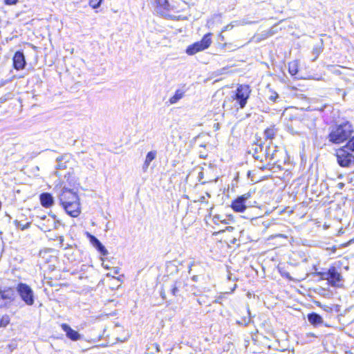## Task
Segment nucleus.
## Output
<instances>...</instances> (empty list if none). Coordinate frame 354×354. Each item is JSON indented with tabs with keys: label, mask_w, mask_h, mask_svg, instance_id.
I'll use <instances>...</instances> for the list:
<instances>
[{
	"label": "nucleus",
	"mask_w": 354,
	"mask_h": 354,
	"mask_svg": "<svg viewBox=\"0 0 354 354\" xmlns=\"http://www.w3.org/2000/svg\"><path fill=\"white\" fill-rule=\"evenodd\" d=\"M354 151V136L348 140L347 144L336 151L337 161L342 167H351L354 166V155L348 151Z\"/></svg>",
	"instance_id": "3"
},
{
	"label": "nucleus",
	"mask_w": 354,
	"mask_h": 354,
	"mask_svg": "<svg viewBox=\"0 0 354 354\" xmlns=\"http://www.w3.org/2000/svg\"><path fill=\"white\" fill-rule=\"evenodd\" d=\"M61 327L62 330L66 333V337L71 340L77 341L81 339L80 334L72 329L68 324H62Z\"/></svg>",
	"instance_id": "10"
},
{
	"label": "nucleus",
	"mask_w": 354,
	"mask_h": 354,
	"mask_svg": "<svg viewBox=\"0 0 354 354\" xmlns=\"http://www.w3.org/2000/svg\"><path fill=\"white\" fill-rule=\"evenodd\" d=\"M185 286V283L183 280L178 279L171 286V293L175 297L180 295V293L184 289Z\"/></svg>",
	"instance_id": "13"
},
{
	"label": "nucleus",
	"mask_w": 354,
	"mask_h": 354,
	"mask_svg": "<svg viewBox=\"0 0 354 354\" xmlns=\"http://www.w3.org/2000/svg\"><path fill=\"white\" fill-rule=\"evenodd\" d=\"M337 187H338V189H343V187H344V183H339L337 185Z\"/></svg>",
	"instance_id": "34"
},
{
	"label": "nucleus",
	"mask_w": 354,
	"mask_h": 354,
	"mask_svg": "<svg viewBox=\"0 0 354 354\" xmlns=\"http://www.w3.org/2000/svg\"><path fill=\"white\" fill-rule=\"evenodd\" d=\"M151 348L156 349V351L157 352H160V346L158 344H151Z\"/></svg>",
	"instance_id": "30"
},
{
	"label": "nucleus",
	"mask_w": 354,
	"mask_h": 354,
	"mask_svg": "<svg viewBox=\"0 0 354 354\" xmlns=\"http://www.w3.org/2000/svg\"><path fill=\"white\" fill-rule=\"evenodd\" d=\"M353 128L348 122L330 127L328 135L329 142L333 144H341L348 138H351Z\"/></svg>",
	"instance_id": "1"
},
{
	"label": "nucleus",
	"mask_w": 354,
	"mask_h": 354,
	"mask_svg": "<svg viewBox=\"0 0 354 354\" xmlns=\"http://www.w3.org/2000/svg\"><path fill=\"white\" fill-rule=\"evenodd\" d=\"M104 267L106 269H109L108 266H104Z\"/></svg>",
	"instance_id": "38"
},
{
	"label": "nucleus",
	"mask_w": 354,
	"mask_h": 354,
	"mask_svg": "<svg viewBox=\"0 0 354 354\" xmlns=\"http://www.w3.org/2000/svg\"><path fill=\"white\" fill-rule=\"evenodd\" d=\"M313 53L315 55V58L313 59V61H315L318 57V56L320 53V49L314 48L313 50Z\"/></svg>",
	"instance_id": "29"
},
{
	"label": "nucleus",
	"mask_w": 354,
	"mask_h": 354,
	"mask_svg": "<svg viewBox=\"0 0 354 354\" xmlns=\"http://www.w3.org/2000/svg\"><path fill=\"white\" fill-rule=\"evenodd\" d=\"M342 279L341 274L337 272L335 267L330 268V280L329 283L332 286H338L339 283Z\"/></svg>",
	"instance_id": "14"
},
{
	"label": "nucleus",
	"mask_w": 354,
	"mask_h": 354,
	"mask_svg": "<svg viewBox=\"0 0 354 354\" xmlns=\"http://www.w3.org/2000/svg\"><path fill=\"white\" fill-rule=\"evenodd\" d=\"M155 10L157 14L167 18L172 19L174 13L183 10L182 0H156Z\"/></svg>",
	"instance_id": "2"
},
{
	"label": "nucleus",
	"mask_w": 354,
	"mask_h": 354,
	"mask_svg": "<svg viewBox=\"0 0 354 354\" xmlns=\"http://www.w3.org/2000/svg\"><path fill=\"white\" fill-rule=\"evenodd\" d=\"M22 300L29 306L34 304L33 292L30 286L25 283H19L17 288Z\"/></svg>",
	"instance_id": "6"
},
{
	"label": "nucleus",
	"mask_w": 354,
	"mask_h": 354,
	"mask_svg": "<svg viewBox=\"0 0 354 354\" xmlns=\"http://www.w3.org/2000/svg\"><path fill=\"white\" fill-rule=\"evenodd\" d=\"M249 94V90H236L235 100L239 102L241 108L244 107L245 105Z\"/></svg>",
	"instance_id": "9"
},
{
	"label": "nucleus",
	"mask_w": 354,
	"mask_h": 354,
	"mask_svg": "<svg viewBox=\"0 0 354 354\" xmlns=\"http://www.w3.org/2000/svg\"><path fill=\"white\" fill-rule=\"evenodd\" d=\"M62 207L66 212V213L72 217H77L80 215V201H77V207H75L72 205V203L69 204L63 205Z\"/></svg>",
	"instance_id": "11"
},
{
	"label": "nucleus",
	"mask_w": 354,
	"mask_h": 354,
	"mask_svg": "<svg viewBox=\"0 0 354 354\" xmlns=\"http://www.w3.org/2000/svg\"><path fill=\"white\" fill-rule=\"evenodd\" d=\"M157 151H151L147 153L145 160L142 165V171L146 172L149 168L150 163L156 158Z\"/></svg>",
	"instance_id": "16"
},
{
	"label": "nucleus",
	"mask_w": 354,
	"mask_h": 354,
	"mask_svg": "<svg viewBox=\"0 0 354 354\" xmlns=\"http://www.w3.org/2000/svg\"><path fill=\"white\" fill-rule=\"evenodd\" d=\"M277 133V129H275L274 127H271L270 128L266 129L264 131V138L266 140H270L274 138L276 134Z\"/></svg>",
	"instance_id": "19"
},
{
	"label": "nucleus",
	"mask_w": 354,
	"mask_h": 354,
	"mask_svg": "<svg viewBox=\"0 0 354 354\" xmlns=\"http://www.w3.org/2000/svg\"><path fill=\"white\" fill-rule=\"evenodd\" d=\"M233 229H234V227H231V226H229V227H226V230H227V231H229V232L232 231V230H233Z\"/></svg>",
	"instance_id": "35"
},
{
	"label": "nucleus",
	"mask_w": 354,
	"mask_h": 354,
	"mask_svg": "<svg viewBox=\"0 0 354 354\" xmlns=\"http://www.w3.org/2000/svg\"><path fill=\"white\" fill-rule=\"evenodd\" d=\"M62 160L61 158H57V161L59 162Z\"/></svg>",
	"instance_id": "39"
},
{
	"label": "nucleus",
	"mask_w": 354,
	"mask_h": 354,
	"mask_svg": "<svg viewBox=\"0 0 354 354\" xmlns=\"http://www.w3.org/2000/svg\"><path fill=\"white\" fill-rule=\"evenodd\" d=\"M258 149H259L260 150H261V146H256L255 147V149H254V152L253 153V157L256 159V160H260L261 161H263V158H262V156H261L260 155L258 154Z\"/></svg>",
	"instance_id": "26"
},
{
	"label": "nucleus",
	"mask_w": 354,
	"mask_h": 354,
	"mask_svg": "<svg viewBox=\"0 0 354 354\" xmlns=\"http://www.w3.org/2000/svg\"><path fill=\"white\" fill-rule=\"evenodd\" d=\"M96 248L103 256L108 254L107 250L105 248V247L102 243H100V245H98L96 247Z\"/></svg>",
	"instance_id": "24"
},
{
	"label": "nucleus",
	"mask_w": 354,
	"mask_h": 354,
	"mask_svg": "<svg viewBox=\"0 0 354 354\" xmlns=\"http://www.w3.org/2000/svg\"><path fill=\"white\" fill-rule=\"evenodd\" d=\"M13 64L17 70L24 68L26 65V61L22 53L18 51L15 54L13 57Z\"/></svg>",
	"instance_id": "12"
},
{
	"label": "nucleus",
	"mask_w": 354,
	"mask_h": 354,
	"mask_svg": "<svg viewBox=\"0 0 354 354\" xmlns=\"http://www.w3.org/2000/svg\"><path fill=\"white\" fill-rule=\"evenodd\" d=\"M102 0H90L89 1V5L93 8H97L100 7Z\"/></svg>",
	"instance_id": "23"
},
{
	"label": "nucleus",
	"mask_w": 354,
	"mask_h": 354,
	"mask_svg": "<svg viewBox=\"0 0 354 354\" xmlns=\"http://www.w3.org/2000/svg\"><path fill=\"white\" fill-rule=\"evenodd\" d=\"M184 95V93L181 90H177L175 95L170 97L169 103L171 104L176 103L180 99H181Z\"/></svg>",
	"instance_id": "20"
},
{
	"label": "nucleus",
	"mask_w": 354,
	"mask_h": 354,
	"mask_svg": "<svg viewBox=\"0 0 354 354\" xmlns=\"http://www.w3.org/2000/svg\"><path fill=\"white\" fill-rule=\"evenodd\" d=\"M40 202L42 206L48 208L54 203L53 197L48 193H44L40 195Z\"/></svg>",
	"instance_id": "15"
},
{
	"label": "nucleus",
	"mask_w": 354,
	"mask_h": 354,
	"mask_svg": "<svg viewBox=\"0 0 354 354\" xmlns=\"http://www.w3.org/2000/svg\"><path fill=\"white\" fill-rule=\"evenodd\" d=\"M298 68L299 62L297 60L292 61L288 64V71L290 75L300 79L302 78V76L299 74Z\"/></svg>",
	"instance_id": "17"
},
{
	"label": "nucleus",
	"mask_w": 354,
	"mask_h": 354,
	"mask_svg": "<svg viewBox=\"0 0 354 354\" xmlns=\"http://www.w3.org/2000/svg\"><path fill=\"white\" fill-rule=\"evenodd\" d=\"M100 243H101L98 240L96 243H93V245L94 247L96 248L98 245H100Z\"/></svg>",
	"instance_id": "37"
},
{
	"label": "nucleus",
	"mask_w": 354,
	"mask_h": 354,
	"mask_svg": "<svg viewBox=\"0 0 354 354\" xmlns=\"http://www.w3.org/2000/svg\"><path fill=\"white\" fill-rule=\"evenodd\" d=\"M270 148L266 149V151L264 155L266 160L269 161V162H270L271 160H272L274 158V153H270Z\"/></svg>",
	"instance_id": "21"
},
{
	"label": "nucleus",
	"mask_w": 354,
	"mask_h": 354,
	"mask_svg": "<svg viewBox=\"0 0 354 354\" xmlns=\"http://www.w3.org/2000/svg\"><path fill=\"white\" fill-rule=\"evenodd\" d=\"M250 197L249 193L245 194L238 197L232 203V209L237 212H243L246 209L245 202Z\"/></svg>",
	"instance_id": "8"
},
{
	"label": "nucleus",
	"mask_w": 354,
	"mask_h": 354,
	"mask_svg": "<svg viewBox=\"0 0 354 354\" xmlns=\"http://www.w3.org/2000/svg\"><path fill=\"white\" fill-rule=\"evenodd\" d=\"M90 240H91V242L92 243V244L96 243L98 239L97 238H95L94 236H92V235H90Z\"/></svg>",
	"instance_id": "32"
},
{
	"label": "nucleus",
	"mask_w": 354,
	"mask_h": 354,
	"mask_svg": "<svg viewBox=\"0 0 354 354\" xmlns=\"http://www.w3.org/2000/svg\"><path fill=\"white\" fill-rule=\"evenodd\" d=\"M309 322L313 325H318L323 323L322 317L316 313H311L308 315Z\"/></svg>",
	"instance_id": "18"
},
{
	"label": "nucleus",
	"mask_w": 354,
	"mask_h": 354,
	"mask_svg": "<svg viewBox=\"0 0 354 354\" xmlns=\"http://www.w3.org/2000/svg\"><path fill=\"white\" fill-rule=\"evenodd\" d=\"M233 28V26H232V25H227V26H225V27H224V28H223V31H226V30H229V29H231V28Z\"/></svg>",
	"instance_id": "33"
},
{
	"label": "nucleus",
	"mask_w": 354,
	"mask_h": 354,
	"mask_svg": "<svg viewBox=\"0 0 354 354\" xmlns=\"http://www.w3.org/2000/svg\"><path fill=\"white\" fill-rule=\"evenodd\" d=\"M15 297V291L13 288H7L3 290L0 289V308L6 307L14 301Z\"/></svg>",
	"instance_id": "7"
},
{
	"label": "nucleus",
	"mask_w": 354,
	"mask_h": 354,
	"mask_svg": "<svg viewBox=\"0 0 354 354\" xmlns=\"http://www.w3.org/2000/svg\"><path fill=\"white\" fill-rule=\"evenodd\" d=\"M277 97L278 94L274 91H270V95H269L268 99L271 102H274Z\"/></svg>",
	"instance_id": "27"
},
{
	"label": "nucleus",
	"mask_w": 354,
	"mask_h": 354,
	"mask_svg": "<svg viewBox=\"0 0 354 354\" xmlns=\"http://www.w3.org/2000/svg\"><path fill=\"white\" fill-rule=\"evenodd\" d=\"M319 275L324 280H327L329 282L330 280V269L327 272H319Z\"/></svg>",
	"instance_id": "25"
},
{
	"label": "nucleus",
	"mask_w": 354,
	"mask_h": 354,
	"mask_svg": "<svg viewBox=\"0 0 354 354\" xmlns=\"http://www.w3.org/2000/svg\"><path fill=\"white\" fill-rule=\"evenodd\" d=\"M17 0H5V2L8 5H13L17 3Z\"/></svg>",
	"instance_id": "31"
},
{
	"label": "nucleus",
	"mask_w": 354,
	"mask_h": 354,
	"mask_svg": "<svg viewBox=\"0 0 354 354\" xmlns=\"http://www.w3.org/2000/svg\"><path fill=\"white\" fill-rule=\"evenodd\" d=\"M210 35H211V34L208 33L203 37V39H201V41L196 42L194 44L188 46L186 50V53L188 55H194L195 53H196L199 51H201V50H203L207 48L212 43Z\"/></svg>",
	"instance_id": "5"
},
{
	"label": "nucleus",
	"mask_w": 354,
	"mask_h": 354,
	"mask_svg": "<svg viewBox=\"0 0 354 354\" xmlns=\"http://www.w3.org/2000/svg\"><path fill=\"white\" fill-rule=\"evenodd\" d=\"M9 317L8 316H3L0 319V327H5L9 324Z\"/></svg>",
	"instance_id": "22"
},
{
	"label": "nucleus",
	"mask_w": 354,
	"mask_h": 354,
	"mask_svg": "<svg viewBox=\"0 0 354 354\" xmlns=\"http://www.w3.org/2000/svg\"><path fill=\"white\" fill-rule=\"evenodd\" d=\"M58 166L59 169L66 168V165H63L61 163H59Z\"/></svg>",
	"instance_id": "36"
},
{
	"label": "nucleus",
	"mask_w": 354,
	"mask_h": 354,
	"mask_svg": "<svg viewBox=\"0 0 354 354\" xmlns=\"http://www.w3.org/2000/svg\"><path fill=\"white\" fill-rule=\"evenodd\" d=\"M58 198L62 205L72 203L73 206L77 207L79 197L73 189L64 187L58 194Z\"/></svg>",
	"instance_id": "4"
},
{
	"label": "nucleus",
	"mask_w": 354,
	"mask_h": 354,
	"mask_svg": "<svg viewBox=\"0 0 354 354\" xmlns=\"http://www.w3.org/2000/svg\"><path fill=\"white\" fill-rule=\"evenodd\" d=\"M214 220L215 221L214 222H216V221H221V223H224V224H229V221L230 220V218H229L228 220H226V219H224V220H221L220 216H215L214 217Z\"/></svg>",
	"instance_id": "28"
}]
</instances>
